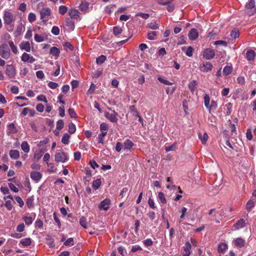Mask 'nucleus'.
Masks as SVG:
<instances>
[{
	"mask_svg": "<svg viewBox=\"0 0 256 256\" xmlns=\"http://www.w3.org/2000/svg\"><path fill=\"white\" fill-rule=\"evenodd\" d=\"M0 55L4 59L10 57V51L7 44H3L0 46Z\"/></svg>",
	"mask_w": 256,
	"mask_h": 256,
	"instance_id": "nucleus-1",
	"label": "nucleus"
},
{
	"mask_svg": "<svg viewBox=\"0 0 256 256\" xmlns=\"http://www.w3.org/2000/svg\"><path fill=\"white\" fill-rule=\"evenodd\" d=\"M5 24L10 25L15 20V16L10 11H5L3 16Z\"/></svg>",
	"mask_w": 256,
	"mask_h": 256,
	"instance_id": "nucleus-2",
	"label": "nucleus"
},
{
	"mask_svg": "<svg viewBox=\"0 0 256 256\" xmlns=\"http://www.w3.org/2000/svg\"><path fill=\"white\" fill-rule=\"evenodd\" d=\"M221 210H217L215 208L210 210L208 212V214L211 216V220H215L217 223L220 222L219 219L221 216Z\"/></svg>",
	"mask_w": 256,
	"mask_h": 256,
	"instance_id": "nucleus-3",
	"label": "nucleus"
},
{
	"mask_svg": "<svg viewBox=\"0 0 256 256\" xmlns=\"http://www.w3.org/2000/svg\"><path fill=\"white\" fill-rule=\"evenodd\" d=\"M54 159L56 162H64L68 160V154L64 152H56Z\"/></svg>",
	"mask_w": 256,
	"mask_h": 256,
	"instance_id": "nucleus-4",
	"label": "nucleus"
},
{
	"mask_svg": "<svg viewBox=\"0 0 256 256\" xmlns=\"http://www.w3.org/2000/svg\"><path fill=\"white\" fill-rule=\"evenodd\" d=\"M111 201L109 198H106L102 201L98 205V208L100 210H104L107 211L110 207Z\"/></svg>",
	"mask_w": 256,
	"mask_h": 256,
	"instance_id": "nucleus-5",
	"label": "nucleus"
},
{
	"mask_svg": "<svg viewBox=\"0 0 256 256\" xmlns=\"http://www.w3.org/2000/svg\"><path fill=\"white\" fill-rule=\"evenodd\" d=\"M6 73L10 78H14L16 74V70L14 66L12 64L7 65Z\"/></svg>",
	"mask_w": 256,
	"mask_h": 256,
	"instance_id": "nucleus-6",
	"label": "nucleus"
},
{
	"mask_svg": "<svg viewBox=\"0 0 256 256\" xmlns=\"http://www.w3.org/2000/svg\"><path fill=\"white\" fill-rule=\"evenodd\" d=\"M114 114H110L108 112H104V116L106 118H107L110 121L112 122H116L118 120V119L116 117L118 115V113L116 112L114 110H113Z\"/></svg>",
	"mask_w": 256,
	"mask_h": 256,
	"instance_id": "nucleus-7",
	"label": "nucleus"
},
{
	"mask_svg": "<svg viewBox=\"0 0 256 256\" xmlns=\"http://www.w3.org/2000/svg\"><path fill=\"white\" fill-rule=\"evenodd\" d=\"M18 132V130L14 123L12 122L8 124L6 134L8 136L15 134Z\"/></svg>",
	"mask_w": 256,
	"mask_h": 256,
	"instance_id": "nucleus-8",
	"label": "nucleus"
},
{
	"mask_svg": "<svg viewBox=\"0 0 256 256\" xmlns=\"http://www.w3.org/2000/svg\"><path fill=\"white\" fill-rule=\"evenodd\" d=\"M203 56L206 60H211L215 56V52L211 48H206L204 52Z\"/></svg>",
	"mask_w": 256,
	"mask_h": 256,
	"instance_id": "nucleus-9",
	"label": "nucleus"
},
{
	"mask_svg": "<svg viewBox=\"0 0 256 256\" xmlns=\"http://www.w3.org/2000/svg\"><path fill=\"white\" fill-rule=\"evenodd\" d=\"M213 68L212 64L210 62H206L202 64L200 66V71L208 72L210 71Z\"/></svg>",
	"mask_w": 256,
	"mask_h": 256,
	"instance_id": "nucleus-10",
	"label": "nucleus"
},
{
	"mask_svg": "<svg viewBox=\"0 0 256 256\" xmlns=\"http://www.w3.org/2000/svg\"><path fill=\"white\" fill-rule=\"evenodd\" d=\"M21 60L24 62H28L32 64L36 61V59L30 54L24 52L21 56Z\"/></svg>",
	"mask_w": 256,
	"mask_h": 256,
	"instance_id": "nucleus-11",
	"label": "nucleus"
},
{
	"mask_svg": "<svg viewBox=\"0 0 256 256\" xmlns=\"http://www.w3.org/2000/svg\"><path fill=\"white\" fill-rule=\"evenodd\" d=\"M134 143L129 139H126L124 144V150L126 152H128L130 151V150L133 147Z\"/></svg>",
	"mask_w": 256,
	"mask_h": 256,
	"instance_id": "nucleus-12",
	"label": "nucleus"
},
{
	"mask_svg": "<svg viewBox=\"0 0 256 256\" xmlns=\"http://www.w3.org/2000/svg\"><path fill=\"white\" fill-rule=\"evenodd\" d=\"M184 248V252L182 254V256H190V250L192 246L190 244L187 242L185 243Z\"/></svg>",
	"mask_w": 256,
	"mask_h": 256,
	"instance_id": "nucleus-13",
	"label": "nucleus"
},
{
	"mask_svg": "<svg viewBox=\"0 0 256 256\" xmlns=\"http://www.w3.org/2000/svg\"><path fill=\"white\" fill-rule=\"evenodd\" d=\"M68 15L72 18L77 20L80 16V13L78 10L72 8L68 11Z\"/></svg>",
	"mask_w": 256,
	"mask_h": 256,
	"instance_id": "nucleus-14",
	"label": "nucleus"
},
{
	"mask_svg": "<svg viewBox=\"0 0 256 256\" xmlns=\"http://www.w3.org/2000/svg\"><path fill=\"white\" fill-rule=\"evenodd\" d=\"M51 10L48 8H42L40 11V19H44L46 16H50L51 14Z\"/></svg>",
	"mask_w": 256,
	"mask_h": 256,
	"instance_id": "nucleus-15",
	"label": "nucleus"
},
{
	"mask_svg": "<svg viewBox=\"0 0 256 256\" xmlns=\"http://www.w3.org/2000/svg\"><path fill=\"white\" fill-rule=\"evenodd\" d=\"M42 177V174L38 171H32L30 173L31 178L36 182H38Z\"/></svg>",
	"mask_w": 256,
	"mask_h": 256,
	"instance_id": "nucleus-16",
	"label": "nucleus"
},
{
	"mask_svg": "<svg viewBox=\"0 0 256 256\" xmlns=\"http://www.w3.org/2000/svg\"><path fill=\"white\" fill-rule=\"evenodd\" d=\"M198 36V32L196 28H192L188 33V38L190 40H196Z\"/></svg>",
	"mask_w": 256,
	"mask_h": 256,
	"instance_id": "nucleus-17",
	"label": "nucleus"
},
{
	"mask_svg": "<svg viewBox=\"0 0 256 256\" xmlns=\"http://www.w3.org/2000/svg\"><path fill=\"white\" fill-rule=\"evenodd\" d=\"M20 48L22 50H24L27 52L30 51V43L28 42H22L20 44Z\"/></svg>",
	"mask_w": 256,
	"mask_h": 256,
	"instance_id": "nucleus-18",
	"label": "nucleus"
},
{
	"mask_svg": "<svg viewBox=\"0 0 256 256\" xmlns=\"http://www.w3.org/2000/svg\"><path fill=\"white\" fill-rule=\"evenodd\" d=\"M245 226V220L243 219L238 220L234 225V227L235 230H239Z\"/></svg>",
	"mask_w": 256,
	"mask_h": 256,
	"instance_id": "nucleus-19",
	"label": "nucleus"
},
{
	"mask_svg": "<svg viewBox=\"0 0 256 256\" xmlns=\"http://www.w3.org/2000/svg\"><path fill=\"white\" fill-rule=\"evenodd\" d=\"M256 56L255 52L252 50H249L246 52V57L248 60H254Z\"/></svg>",
	"mask_w": 256,
	"mask_h": 256,
	"instance_id": "nucleus-20",
	"label": "nucleus"
},
{
	"mask_svg": "<svg viewBox=\"0 0 256 256\" xmlns=\"http://www.w3.org/2000/svg\"><path fill=\"white\" fill-rule=\"evenodd\" d=\"M234 244L238 248H242L244 246L245 244V240L242 238H238L234 240Z\"/></svg>",
	"mask_w": 256,
	"mask_h": 256,
	"instance_id": "nucleus-21",
	"label": "nucleus"
},
{
	"mask_svg": "<svg viewBox=\"0 0 256 256\" xmlns=\"http://www.w3.org/2000/svg\"><path fill=\"white\" fill-rule=\"evenodd\" d=\"M9 154L10 157L14 160H17L20 157V152L16 150H10Z\"/></svg>",
	"mask_w": 256,
	"mask_h": 256,
	"instance_id": "nucleus-22",
	"label": "nucleus"
},
{
	"mask_svg": "<svg viewBox=\"0 0 256 256\" xmlns=\"http://www.w3.org/2000/svg\"><path fill=\"white\" fill-rule=\"evenodd\" d=\"M66 26L71 30H73L74 28V22L70 18H66Z\"/></svg>",
	"mask_w": 256,
	"mask_h": 256,
	"instance_id": "nucleus-23",
	"label": "nucleus"
},
{
	"mask_svg": "<svg viewBox=\"0 0 256 256\" xmlns=\"http://www.w3.org/2000/svg\"><path fill=\"white\" fill-rule=\"evenodd\" d=\"M228 248V245L224 242H221L218 246V252L219 253H224Z\"/></svg>",
	"mask_w": 256,
	"mask_h": 256,
	"instance_id": "nucleus-24",
	"label": "nucleus"
},
{
	"mask_svg": "<svg viewBox=\"0 0 256 256\" xmlns=\"http://www.w3.org/2000/svg\"><path fill=\"white\" fill-rule=\"evenodd\" d=\"M20 244L24 246H29L32 244V240L30 238H26L22 239L20 241Z\"/></svg>",
	"mask_w": 256,
	"mask_h": 256,
	"instance_id": "nucleus-25",
	"label": "nucleus"
},
{
	"mask_svg": "<svg viewBox=\"0 0 256 256\" xmlns=\"http://www.w3.org/2000/svg\"><path fill=\"white\" fill-rule=\"evenodd\" d=\"M89 3L86 1H82L79 6L80 9L82 11H85L88 10Z\"/></svg>",
	"mask_w": 256,
	"mask_h": 256,
	"instance_id": "nucleus-26",
	"label": "nucleus"
},
{
	"mask_svg": "<svg viewBox=\"0 0 256 256\" xmlns=\"http://www.w3.org/2000/svg\"><path fill=\"white\" fill-rule=\"evenodd\" d=\"M240 36V32L238 29L234 28L232 30L230 34V37L233 39H236Z\"/></svg>",
	"mask_w": 256,
	"mask_h": 256,
	"instance_id": "nucleus-27",
	"label": "nucleus"
},
{
	"mask_svg": "<svg viewBox=\"0 0 256 256\" xmlns=\"http://www.w3.org/2000/svg\"><path fill=\"white\" fill-rule=\"evenodd\" d=\"M60 53V50L56 47L53 46L50 50V54L54 56H58Z\"/></svg>",
	"mask_w": 256,
	"mask_h": 256,
	"instance_id": "nucleus-28",
	"label": "nucleus"
},
{
	"mask_svg": "<svg viewBox=\"0 0 256 256\" xmlns=\"http://www.w3.org/2000/svg\"><path fill=\"white\" fill-rule=\"evenodd\" d=\"M34 198L33 196H30L27 198L26 204L28 208H32L34 207Z\"/></svg>",
	"mask_w": 256,
	"mask_h": 256,
	"instance_id": "nucleus-29",
	"label": "nucleus"
},
{
	"mask_svg": "<svg viewBox=\"0 0 256 256\" xmlns=\"http://www.w3.org/2000/svg\"><path fill=\"white\" fill-rule=\"evenodd\" d=\"M21 148L22 150L25 152H28L30 148L28 143L26 142H23L21 144Z\"/></svg>",
	"mask_w": 256,
	"mask_h": 256,
	"instance_id": "nucleus-30",
	"label": "nucleus"
},
{
	"mask_svg": "<svg viewBox=\"0 0 256 256\" xmlns=\"http://www.w3.org/2000/svg\"><path fill=\"white\" fill-rule=\"evenodd\" d=\"M158 198L162 204H166V203L164 194L162 192H159L158 193Z\"/></svg>",
	"mask_w": 256,
	"mask_h": 256,
	"instance_id": "nucleus-31",
	"label": "nucleus"
},
{
	"mask_svg": "<svg viewBox=\"0 0 256 256\" xmlns=\"http://www.w3.org/2000/svg\"><path fill=\"white\" fill-rule=\"evenodd\" d=\"M232 71V66H226L223 69V72L226 76L230 74Z\"/></svg>",
	"mask_w": 256,
	"mask_h": 256,
	"instance_id": "nucleus-32",
	"label": "nucleus"
},
{
	"mask_svg": "<svg viewBox=\"0 0 256 256\" xmlns=\"http://www.w3.org/2000/svg\"><path fill=\"white\" fill-rule=\"evenodd\" d=\"M256 201V200H255V201H254V200L250 199L246 205V208L248 210H251L252 208L254 207Z\"/></svg>",
	"mask_w": 256,
	"mask_h": 256,
	"instance_id": "nucleus-33",
	"label": "nucleus"
},
{
	"mask_svg": "<svg viewBox=\"0 0 256 256\" xmlns=\"http://www.w3.org/2000/svg\"><path fill=\"white\" fill-rule=\"evenodd\" d=\"M23 220L24 221L26 224L29 226L32 223L34 218H33L32 216H26L23 217Z\"/></svg>",
	"mask_w": 256,
	"mask_h": 256,
	"instance_id": "nucleus-34",
	"label": "nucleus"
},
{
	"mask_svg": "<svg viewBox=\"0 0 256 256\" xmlns=\"http://www.w3.org/2000/svg\"><path fill=\"white\" fill-rule=\"evenodd\" d=\"M102 182L100 179L98 178L96 180H94L92 182V188L95 190H96L99 188Z\"/></svg>",
	"mask_w": 256,
	"mask_h": 256,
	"instance_id": "nucleus-35",
	"label": "nucleus"
},
{
	"mask_svg": "<svg viewBox=\"0 0 256 256\" xmlns=\"http://www.w3.org/2000/svg\"><path fill=\"white\" fill-rule=\"evenodd\" d=\"M199 138L201 140L202 144H206L208 138V135L206 133H204L202 135V134H198Z\"/></svg>",
	"mask_w": 256,
	"mask_h": 256,
	"instance_id": "nucleus-36",
	"label": "nucleus"
},
{
	"mask_svg": "<svg viewBox=\"0 0 256 256\" xmlns=\"http://www.w3.org/2000/svg\"><path fill=\"white\" fill-rule=\"evenodd\" d=\"M196 84V81L195 80L190 82L188 84V88L192 92H194L195 90Z\"/></svg>",
	"mask_w": 256,
	"mask_h": 256,
	"instance_id": "nucleus-37",
	"label": "nucleus"
},
{
	"mask_svg": "<svg viewBox=\"0 0 256 256\" xmlns=\"http://www.w3.org/2000/svg\"><path fill=\"white\" fill-rule=\"evenodd\" d=\"M80 224L84 228H87V220L86 217L82 216L80 219Z\"/></svg>",
	"mask_w": 256,
	"mask_h": 256,
	"instance_id": "nucleus-38",
	"label": "nucleus"
},
{
	"mask_svg": "<svg viewBox=\"0 0 256 256\" xmlns=\"http://www.w3.org/2000/svg\"><path fill=\"white\" fill-rule=\"evenodd\" d=\"M106 57L104 55H101L100 56L96 58V62L98 64H102L106 60Z\"/></svg>",
	"mask_w": 256,
	"mask_h": 256,
	"instance_id": "nucleus-39",
	"label": "nucleus"
},
{
	"mask_svg": "<svg viewBox=\"0 0 256 256\" xmlns=\"http://www.w3.org/2000/svg\"><path fill=\"white\" fill-rule=\"evenodd\" d=\"M70 138V136L67 133H66L64 134L62 139V142L64 144H68L69 142V138Z\"/></svg>",
	"mask_w": 256,
	"mask_h": 256,
	"instance_id": "nucleus-40",
	"label": "nucleus"
},
{
	"mask_svg": "<svg viewBox=\"0 0 256 256\" xmlns=\"http://www.w3.org/2000/svg\"><path fill=\"white\" fill-rule=\"evenodd\" d=\"M107 132H102V133L98 134V139L99 143L104 144V138L106 135Z\"/></svg>",
	"mask_w": 256,
	"mask_h": 256,
	"instance_id": "nucleus-41",
	"label": "nucleus"
},
{
	"mask_svg": "<svg viewBox=\"0 0 256 256\" xmlns=\"http://www.w3.org/2000/svg\"><path fill=\"white\" fill-rule=\"evenodd\" d=\"M122 32V30L121 28L115 26L113 28V32L116 36H118L119 34H120Z\"/></svg>",
	"mask_w": 256,
	"mask_h": 256,
	"instance_id": "nucleus-42",
	"label": "nucleus"
},
{
	"mask_svg": "<svg viewBox=\"0 0 256 256\" xmlns=\"http://www.w3.org/2000/svg\"><path fill=\"white\" fill-rule=\"evenodd\" d=\"M76 126L72 122L68 124V132L71 134H74L76 132Z\"/></svg>",
	"mask_w": 256,
	"mask_h": 256,
	"instance_id": "nucleus-43",
	"label": "nucleus"
},
{
	"mask_svg": "<svg viewBox=\"0 0 256 256\" xmlns=\"http://www.w3.org/2000/svg\"><path fill=\"white\" fill-rule=\"evenodd\" d=\"M68 8L66 6H60L59 7V13L62 15H64L68 11Z\"/></svg>",
	"mask_w": 256,
	"mask_h": 256,
	"instance_id": "nucleus-44",
	"label": "nucleus"
},
{
	"mask_svg": "<svg viewBox=\"0 0 256 256\" xmlns=\"http://www.w3.org/2000/svg\"><path fill=\"white\" fill-rule=\"evenodd\" d=\"M210 102V98L208 94H206L204 96V104L205 106L208 108H209Z\"/></svg>",
	"mask_w": 256,
	"mask_h": 256,
	"instance_id": "nucleus-45",
	"label": "nucleus"
},
{
	"mask_svg": "<svg viewBox=\"0 0 256 256\" xmlns=\"http://www.w3.org/2000/svg\"><path fill=\"white\" fill-rule=\"evenodd\" d=\"M8 44L10 45V47L12 52L14 54H16L18 53V49L16 46L14 44V43L12 41L10 40L8 42Z\"/></svg>",
	"mask_w": 256,
	"mask_h": 256,
	"instance_id": "nucleus-46",
	"label": "nucleus"
},
{
	"mask_svg": "<svg viewBox=\"0 0 256 256\" xmlns=\"http://www.w3.org/2000/svg\"><path fill=\"white\" fill-rule=\"evenodd\" d=\"M176 143L174 142L172 145H171L170 146H166L165 148V150H166V152H168L170 151H174L176 149Z\"/></svg>",
	"mask_w": 256,
	"mask_h": 256,
	"instance_id": "nucleus-47",
	"label": "nucleus"
},
{
	"mask_svg": "<svg viewBox=\"0 0 256 256\" xmlns=\"http://www.w3.org/2000/svg\"><path fill=\"white\" fill-rule=\"evenodd\" d=\"M148 26V28L152 30H157L159 28L158 24L156 22H151Z\"/></svg>",
	"mask_w": 256,
	"mask_h": 256,
	"instance_id": "nucleus-48",
	"label": "nucleus"
},
{
	"mask_svg": "<svg viewBox=\"0 0 256 256\" xmlns=\"http://www.w3.org/2000/svg\"><path fill=\"white\" fill-rule=\"evenodd\" d=\"M74 240L72 238H68L64 242V244L66 246H70L74 245Z\"/></svg>",
	"mask_w": 256,
	"mask_h": 256,
	"instance_id": "nucleus-49",
	"label": "nucleus"
},
{
	"mask_svg": "<svg viewBox=\"0 0 256 256\" xmlns=\"http://www.w3.org/2000/svg\"><path fill=\"white\" fill-rule=\"evenodd\" d=\"M36 20V14L33 12H30L28 16V20L30 23H32L34 22Z\"/></svg>",
	"mask_w": 256,
	"mask_h": 256,
	"instance_id": "nucleus-50",
	"label": "nucleus"
},
{
	"mask_svg": "<svg viewBox=\"0 0 256 256\" xmlns=\"http://www.w3.org/2000/svg\"><path fill=\"white\" fill-rule=\"evenodd\" d=\"M51 32L53 34L58 36L60 34V30L58 26H54L52 28Z\"/></svg>",
	"mask_w": 256,
	"mask_h": 256,
	"instance_id": "nucleus-51",
	"label": "nucleus"
},
{
	"mask_svg": "<svg viewBox=\"0 0 256 256\" xmlns=\"http://www.w3.org/2000/svg\"><path fill=\"white\" fill-rule=\"evenodd\" d=\"M108 128V124L105 122H102L100 124V130L102 132H107Z\"/></svg>",
	"mask_w": 256,
	"mask_h": 256,
	"instance_id": "nucleus-52",
	"label": "nucleus"
},
{
	"mask_svg": "<svg viewBox=\"0 0 256 256\" xmlns=\"http://www.w3.org/2000/svg\"><path fill=\"white\" fill-rule=\"evenodd\" d=\"M255 4L254 0H250L248 3L246 5V8L248 9H252L254 7Z\"/></svg>",
	"mask_w": 256,
	"mask_h": 256,
	"instance_id": "nucleus-53",
	"label": "nucleus"
},
{
	"mask_svg": "<svg viewBox=\"0 0 256 256\" xmlns=\"http://www.w3.org/2000/svg\"><path fill=\"white\" fill-rule=\"evenodd\" d=\"M14 198L16 202L18 204L20 207L22 208L24 205V202L22 198L20 196H16Z\"/></svg>",
	"mask_w": 256,
	"mask_h": 256,
	"instance_id": "nucleus-54",
	"label": "nucleus"
},
{
	"mask_svg": "<svg viewBox=\"0 0 256 256\" xmlns=\"http://www.w3.org/2000/svg\"><path fill=\"white\" fill-rule=\"evenodd\" d=\"M64 122L62 120H58L56 122V128L60 130L64 128Z\"/></svg>",
	"mask_w": 256,
	"mask_h": 256,
	"instance_id": "nucleus-55",
	"label": "nucleus"
},
{
	"mask_svg": "<svg viewBox=\"0 0 256 256\" xmlns=\"http://www.w3.org/2000/svg\"><path fill=\"white\" fill-rule=\"evenodd\" d=\"M43 222L40 219L37 220L34 223L36 228H41L43 227Z\"/></svg>",
	"mask_w": 256,
	"mask_h": 256,
	"instance_id": "nucleus-56",
	"label": "nucleus"
},
{
	"mask_svg": "<svg viewBox=\"0 0 256 256\" xmlns=\"http://www.w3.org/2000/svg\"><path fill=\"white\" fill-rule=\"evenodd\" d=\"M24 184L26 188H28V190L30 192L31 190V186L30 180L28 178H26L24 181Z\"/></svg>",
	"mask_w": 256,
	"mask_h": 256,
	"instance_id": "nucleus-57",
	"label": "nucleus"
},
{
	"mask_svg": "<svg viewBox=\"0 0 256 256\" xmlns=\"http://www.w3.org/2000/svg\"><path fill=\"white\" fill-rule=\"evenodd\" d=\"M68 114L72 118H76L77 114L74 108H70L68 110Z\"/></svg>",
	"mask_w": 256,
	"mask_h": 256,
	"instance_id": "nucleus-58",
	"label": "nucleus"
},
{
	"mask_svg": "<svg viewBox=\"0 0 256 256\" xmlns=\"http://www.w3.org/2000/svg\"><path fill=\"white\" fill-rule=\"evenodd\" d=\"M146 246H150L153 244V242L150 238H147L142 242Z\"/></svg>",
	"mask_w": 256,
	"mask_h": 256,
	"instance_id": "nucleus-59",
	"label": "nucleus"
},
{
	"mask_svg": "<svg viewBox=\"0 0 256 256\" xmlns=\"http://www.w3.org/2000/svg\"><path fill=\"white\" fill-rule=\"evenodd\" d=\"M193 50L194 48L192 46H188L186 52V54L189 57L192 56L193 54Z\"/></svg>",
	"mask_w": 256,
	"mask_h": 256,
	"instance_id": "nucleus-60",
	"label": "nucleus"
},
{
	"mask_svg": "<svg viewBox=\"0 0 256 256\" xmlns=\"http://www.w3.org/2000/svg\"><path fill=\"white\" fill-rule=\"evenodd\" d=\"M225 106L226 108V114L230 115L232 111V104L229 102L226 104Z\"/></svg>",
	"mask_w": 256,
	"mask_h": 256,
	"instance_id": "nucleus-61",
	"label": "nucleus"
},
{
	"mask_svg": "<svg viewBox=\"0 0 256 256\" xmlns=\"http://www.w3.org/2000/svg\"><path fill=\"white\" fill-rule=\"evenodd\" d=\"M156 36V32L153 31L150 32H148L147 34V38L150 40H153L154 38V36Z\"/></svg>",
	"mask_w": 256,
	"mask_h": 256,
	"instance_id": "nucleus-62",
	"label": "nucleus"
},
{
	"mask_svg": "<svg viewBox=\"0 0 256 256\" xmlns=\"http://www.w3.org/2000/svg\"><path fill=\"white\" fill-rule=\"evenodd\" d=\"M34 40L38 42H40L44 40V38L42 36L36 34L34 36Z\"/></svg>",
	"mask_w": 256,
	"mask_h": 256,
	"instance_id": "nucleus-63",
	"label": "nucleus"
},
{
	"mask_svg": "<svg viewBox=\"0 0 256 256\" xmlns=\"http://www.w3.org/2000/svg\"><path fill=\"white\" fill-rule=\"evenodd\" d=\"M148 206L152 209H155L156 208V206H155V204L154 202V200L152 198H148Z\"/></svg>",
	"mask_w": 256,
	"mask_h": 256,
	"instance_id": "nucleus-64",
	"label": "nucleus"
}]
</instances>
